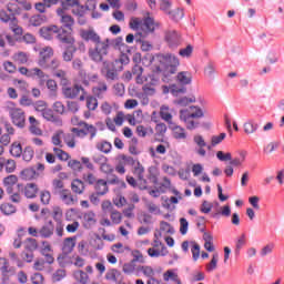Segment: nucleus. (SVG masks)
I'll list each match as a JSON object with an SVG mask.
<instances>
[{
  "label": "nucleus",
  "instance_id": "5",
  "mask_svg": "<svg viewBox=\"0 0 284 284\" xmlns=\"http://www.w3.org/2000/svg\"><path fill=\"white\" fill-rule=\"evenodd\" d=\"M58 263L61 267H65V265L72 263V237L64 239L62 253L58 256Z\"/></svg>",
  "mask_w": 284,
  "mask_h": 284
},
{
  "label": "nucleus",
  "instance_id": "55",
  "mask_svg": "<svg viewBox=\"0 0 284 284\" xmlns=\"http://www.w3.org/2000/svg\"><path fill=\"white\" fill-rule=\"evenodd\" d=\"M245 245V234H242L240 237H237L235 242V254L239 256L241 254V250H243Z\"/></svg>",
  "mask_w": 284,
  "mask_h": 284
},
{
  "label": "nucleus",
  "instance_id": "19",
  "mask_svg": "<svg viewBox=\"0 0 284 284\" xmlns=\"http://www.w3.org/2000/svg\"><path fill=\"white\" fill-rule=\"evenodd\" d=\"M163 94H172V97H179V94H185L187 89L185 87L179 88L176 84H172L171 87L163 85L162 87Z\"/></svg>",
  "mask_w": 284,
  "mask_h": 284
},
{
  "label": "nucleus",
  "instance_id": "57",
  "mask_svg": "<svg viewBox=\"0 0 284 284\" xmlns=\"http://www.w3.org/2000/svg\"><path fill=\"white\" fill-rule=\"evenodd\" d=\"M194 52V47L192 44L186 45L184 49H180L179 55L183 59H190L192 57V53Z\"/></svg>",
  "mask_w": 284,
  "mask_h": 284
},
{
  "label": "nucleus",
  "instance_id": "46",
  "mask_svg": "<svg viewBox=\"0 0 284 284\" xmlns=\"http://www.w3.org/2000/svg\"><path fill=\"white\" fill-rule=\"evenodd\" d=\"M196 99L194 98L183 97V98L175 99L173 103L174 105H180V108H185L190 105V103H194Z\"/></svg>",
  "mask_w": 284,
  "mask_h": 284
},
{
  "label": "nucleus",
  "instance_id": "13",
  "mask_svg": "<svg viewBox=\"0 0 284 284\" xmlns=\"http://www.w3.org/2000/svg\"><path fill=\"white\" fill-rule=\"evenodd\" d=\"M29 132L33 136H43V130H41V122L34 118V115L29 116Z\"/></svg>",
  "mask_w": 284,
  "mask_h": 284
},
{
  "label": "nucleus",
  "instance_id": "21",
  "mask_svg": "<svg viewBox=\"0 0 284 284\" xmlns=\"http://www.w3.org/2000/svg\"><path fill=\"white\" fill-rule=\"evenodd\" d=\"M20 179L22 181H34V179H39V173L34 168L23 169L20 172Z\"/></svg>",
  "mask_w": 284,
  "mask_h": 284
},
{
  "label": "nucleus",
  "instance_id": "8",
  "mask_svg": "<svg viewBox=\"0 0 284 284\" xmlns=\"http://www.w3.org/2000/svg\"><path fill=\"white\" fill-rule=\"evenodd\" d=\"M136 160L130 155L119 154L115 158V172L118 174H125V165H134Z\"/></svg>",
  "mask_w": 284,
  "mask_h": 284
},
{
  "label": "nucleus",
  "instance_id": "64",
  "mask_svg": "<svg viewBox=\"0 0 284 284\" xmlns=\"http://www.w3.org/2000/svg\"><path fill=\"white\" fill-rule=\"evenodd\" d=\"M31 283L32 284H44L45 283V277H43V274H41V273H34L31 276Z\"/></svg>",
  "mask_w": 284,
  "mask_h": 284
},
{
  "label": "nucleus",
  "instance_id": "39",
  "mask_svg": "<svg viewBox=\"0 0 284 284\" xmlns=\"http://www.w3.org/2000/svg\"><path fill=\"white\" fill-rule=\"evenodd\" d=\"M131 72H132L133 77H135L136 83L142 84L143 83V67H141L140 64H135L132 68Z\"/></svg>",
  "mask_w": 284,
  "mask_h": 284
},
{
  "label": "nucleus",
  "instance_id": "36",
  "mask_svg": "<svg viewBox=\"0 0 284 284\" xmlns=\"http://www.w3.org/2000/svg\"><path fill=\"white\" fill-rule=\"evenodd\" d=\"M108 92V84L105 82H99L97 87L93 88V94L98 99H103V94Z\"/></svg>",
  "mask_w": 284,
  "mask_h": 284
},
{
  "label": "nucleus",
  "instance_id": "10",
  "mask_svg": "<svg viewBox=\"0 0 284 284\" xmlns=\"http://www.w3.org/2000/svg\"><path fill=\"white\" fill-rule=\"evenodd\" d=\"M203 110L196 105H191L189 109L180 111V119H184L186 121L187 119H203Z\"/></svg>",
  "mask_w": 284,
  "mask_h": 284
},
{
  "label": "nucleus",
  "instance_id": "35",
  "mask_svg": "<svg viewBox=\"0 0 284 284\" xmlns=\"http://www.w3.org/2000/svg\"><path fill=\"white\" fill-rule=\"evenodd\" d=\"M85 89L83 87L75 84L72 89V99L79 97V101H85Z\"/></svg>",
  "mask_w": 284,
  "mask_h": 284
},
{
  "label": "nucleus",
  "instance_id": "12",
  "mask_svg": "<svg viewBox=\"0 0 284 284\" xmlns=\"http://www.w3.org/2000/svg\"><path fill=\"white\" fill-rule=\"evenodd\" d=\"M146 83L143 85L142 90L145 94L152 95L156 92V85H159V77L151 74L145 79Z\"/></svg>",
  "mask_w": 284,
  "mask_h": 284
},
{
  "label": "nucleus",
  "instance_id": "15",
  "mask_svg": "<svg viewBox=\"0 0 284 284\" xmlns=\"http://www.w3.org/2000/svg\"><path fill=\"white\" fill-rule=\"evenodd\" d=\"M54 57V50L52 47H45L40 51V60H39V65L41 68H45V63H48L49 59H52Z\"/></svg>",
  "mask_w": 284,
  "mask_h": 284
},
{
  "label": "nucleus",
  "instance_id": "53",
  "mask_svg": "<svg viewBox=\"0 0 284 284\" xmlns=\"http://www.w3.org/2000/svg\"><path fill=\"white\" fill-rule=\"evenodd\" d=\"M16 271L14 268H11L9 271H2L1 272V283L2 284H9L10 283V277L14 276Z\"/></svg>",
  "mask_w": 284,
  "mask_h": 284
},
{
  "label": "nucleus",
  "instance_id": "58",
  "mask_svg": "<svg viewBox=\"0 0 284 284\" xmlns=\"http://www.w3.org/2000/svg\"><path fill=\"white\" fill-rule=\"evenodd\" d=\"M87 108L88 110L94 111L99 108V100L95 97H87Z\"/></svg>",
  "mask_w": 284,
  "mask_h": 284
},
{
  "label": "nucleus",
  "instance_id": "45",
  "mask_svg": "<svg viewBox=\"0 0 284 284\" xmlns=\"http://www.w3.org/2000/svg\"><path fill=\"white\" fill-rule=\"evenodd\" d=\"M45 121H50L51 123H59V118L54 115V111L47 106V110L41 113Z\"/></svg>",
  "mask_w": 284,
  "mask_h": 284
},
{
  "label": "nucleus",
  "instance_id": "14",
  "mask_svg": "<svg viewBox=\"0 0 284 284\" xmlns=\"http://www.w3.org/2000/svg\"><path fill=\"white\" fill-rule=\"evenodd\" d=\"M22 192L26 199H37L39 195V184L34 182L27 183Z\"/></svg>",
  "mask_w": 284,
  "mask_h": 284
},
{
  "label": "nucleus",
  "instance_id": "56",
  "mask_svg": "<svg viewBox=\"0 0 284 284\" xmlns=\"http://www.w3.org/2000/svg\"><path fill=\"white\" fill-rule=\"evenodd\" d=\"M110 219H111L113 225H119L123 221V215L121 214V212L113 210V211H111Z\"/></svg>",
  "mask_w": 284,
  "mask_h": 284
},
{
  "label": "nucleus",
  "instance_id": "42",
  "mask_svg": "<svg viewBox=\"0 0 284 284\" xmlns=\"http://www.w3.org/2000/svg\"><path fill=\"white\" fill-rule=\"evenodd\" d=\"M95 148L100 152H103V154H110L112 152V143L108 141L98 142Z\"/></svg>",
  "mask_w": 284,
  "mask_h": 284
},
{
  "label": "nucleus",
  "instance_id": "52",
  "mask_svg": "<svg viewBox=\"0 0 284 284\" xmlns=\"http://www.w3.org/2000/svg\"><path fill=\"white\" fill-rule=\"evenodd\" d=\"M40 201L42 205H50V201H52V194L50 193V191H41Z\"/></svg>",
  "mask_w": 284,
  "mask_h": 284
},
{
  "label": "nucleus",
  "instance_id": "1",
  "mask_svg": "<svg viewBox=\"0 0 284 284\" xmlns=\"http://www.w3.org/2000/svg\"><path fill=\"white\" fill-rule=\"evenodd\" d=\"M156 59L160 63V65L156 67V72H162V81H164V83H170V77L179 72L181 61L172 53L158 54Z\"/></svg>",
  "mask_w": 284,
  "mask_h": 284
},
{
  "label": "nucleus",
  "instance_id": "7",
  "mask_svg": "<svg viewBox=\"0 0 284 284\" xmlns=\"http://www.w3.org/2000/svg\"><path fill=\"white\" fill-rule=\"evenodd\" d=\"M9 116L11 119V123L16 125V128H20L23 130L26 128V111L21 108H12L9 110Z\"/></svg>",
  "mask_w": 284,
  "mask_h": 284
},
{
  "label": "nucleus",
  "instance_id": "16",
  "mask_svg": "<svg viewBox=\"0 0 284 284\" xmlns=\"http://www.w3.org/2000/svg\"><path fill=\"white\" fill-rule=\"evenodd\" d=\"M133 174L134 176H136L140 183H148V181L145 180V168L143 166V164H141L139 160H135V163L133 165Z\"/></svg>",
  "mask_w": 284,
  "mask_h": 284
},
{
  "label": "nucleus",
  "instance_id": "20",
  "mask_svg": "<svg viewBox=\"0 0 284 284\" xmlns=\"http://www.w3.org/2000/svg\"><path fill=\"white\" fill-rule=\"evenodd\" d=\"M175 81L180 85H190L192 83V73L190 71H181L176 74Z\"/></svg>",
  "mask_w": 284,
  "mask_h": 284
},
{
  "label": "nucleus",
  "instance_id": "43",
  "mask_svg": "<svg viewBox=\"0 0 284 284\" xmlns=\"http://www.w3.org/2000/svg\"><path fill=\"white\" fill-rule=\"evenodd\" d=\"M21 156L26 163H30L34 159V149L32 146H26Z\"/></svg>",
  "mask_w": 284,
  "mask_h": 284
},
{
  "label": "nucleus",
  "instance_id": "33",
  "mask_svg": "<svg viewBox=\"0 0 284 284\" xmlns=\"http://www.w3.org/2000/svg\"><path fill=\"white\" fill-rule=\"evenodd\" d=\"M23 247H24L26 252H36V250H38V247H39V243L34 239L28 237L23 242Z\"/></svg>",
  "mask_w": 284,
  "mask_h": 284
},
{
  "label": "nucleus",
  "instance_id": "28",
  "mask_svg": "<svg viewBox=\"0 0 284 284\" xmlns=\"http://www.w3.org/2000/svg\"><path fill=\"white\" fill-rule=\"evenodd\" d=\"M83 223H84V227L90 230V227H92V225H97V214H94V212H92V211L84 213L83 214Z\"/></svg>",
  "mask_w": 284,
  "mask_h": 284
},
{
  "label": "nucleus",
  "instance_id": "54",
  "mask_svg": "<svg viewBox=\"0 0 284 284\" xmlns=\"http://www.w3.org/2000/svg\"><path fill=\"white\" fill-rule=\"evenodd\" d=\"M160 10L164 12V14H170L172 10V1L171 0H160Z\"/></svg>",
  "mask_w": 284,
  "mask_h": 284
},
{
  "label": "nucleus",
  "instance_id": "62",
  "mask_svg": "<svg viewBox=\"0 0 284 284\" xmlns=\"http://www.w3.org/2000/svg\"><path fill=\"white\" fill-rule=\"evenodd\" d=\"M31 77H38L40 81H45V79H48L45 72L39 68L31 69Z\"/></svg>",
  "mask_w": 284,
  "mask_h": 284
},
{
  "label": "nucleus",
  "instance_id": "4",
  "mask_svg": "<svg viewBox=\"0 0 284 284\" xmlns=\"http://www.w3.org/2000/svg\"><path fill=\"white\" fill-rule=\"evenodd\" d=\"M74 125H78L75 128H72V133L74 136H79L80 139H83L90 134V140L94 139L97 136V126L92 124H88L83 121H80L78 123H74Z\"/></svg>",
  "mask_w": 284,
  "mask_h": 284
},
{
  "label": "nucleus",
  "instance_id": "63",
  "mask_svg": "<svg viewBox=\"0 0 284 284\" xmlns=\"http://www.w3.org/2000/svg\"><path fill=\"white\" fill-rule=\"evenodd\" d=\"M33 109L36 110V112H41V114L48 109V102L40 100L37 101L33 104Z\"/></svg>",
  "mask_w": 284,
  "mask_h": 284
},
{
  "label": "nucleus",
  "instance_id": "30",
  "mask_svg": "<svg viewBox=\"0 0 284 284\" xmlns=\"http://www.w3.org/2000/svg\"><path fill=\"white\" fill-rule=\"evenodd\" d=\"M0 21L2 23H18L17 17H14V13H8L6 10L0 11Z\"/></svg>",
  "mask_w": 284,
  "mask_h": 284
},
{
  "label": "nucleus",
  "instance_id": "22",
  "mask_svg": "<svg viewBox=\"0 0 284 284\" xmlns=\"http://www.w3.org/2000/svg\"><path fill=\"white\" fill-rule=\"evenodd\" d=\"M12 61H14V63H18V65H28V62L30 61V55L27 52L18 51L13 53Z\"/></svg>",
  "mask_w": 284,
  "mask_h": 284
},
{
  "label": "nucleus",
  "instance_id": "9",
  "mask_svg": "<svg viewBox=\"0 0 284 284\" xmlns=\"http://www.w3.org/2000/svg\"><path fill=\"white\" fill-rule=\"evenodd\" d=\"M102 77L106 79V81H116L119 79V72L116 71V67L111 61H104L102 68L100 70Z\"/></svg>",
  "mask_w": 284,
  "mask_h": 284
},
{
  "label": "nucleus",
  "instance_id": "18",
  "mask_svg": "<svg viewBox=\"0 0 284 284\" xmlns=\"http://www.w3.org/2000/svg\"><path fill=\"white\" fill-rule=\"evenodd\" d=\"M143 28H145L146 32H154V30H159L161 28V22L154 20V18L148 16L144 18L142 22Z\"/></svg>",
  "mask_w": 284,
  "mask_h": 284
},
{
  "label": "nucleus",
  "instance_id": "37",
  "mask_svg": "<svg viewBox=\"0 0 284 284\" xmlns=\"http://www.w3.org/2000/svg\"><path fill=\"white\" fill-rule=\"evenodd\" d=\"M61 7L57 9V14H68V10L72 8V0H59Z\"/></svg>",
  "mask_w": 284,
  "mask_h": 284
},
{
  "label": "nucleus",
  "instance_id": "6",
  "mask_svg": "<svg viewBox=\"0 0 284 284\" xmlns=\"http://www.w3.org/2000/svg\"><path fill=\"white\" fill-rule=\"evenodd\" d=\"M164 41L170 50H176L183 43V38L176 30L165 29Z\"/></svg>",
  "mask_w": 284,
  "mask_h": 284
},
{
  "label": "nucleus",
  "instance_id": "51",
  "mask_svg": "<svg viewBox=\"0 0 284 284\" xmlns=\"http://www.w3.org/2000/svg\"><path fill=\"white\" fill-rule=\"evenodd\" d=\"M60 197L61 201L65 203V205H70V203H72V192L68 189L60 191Z\"/></svg>",
  "mask_w": 284,
  "mask_h": 284
},
{
  "label": "nucleus",
  "instance_id": "31",
  "mask_svg": "<svg viewBox=\"0 0 284 284\" xmlns=\"http://www.w3.org/2000/svg\"><path fill=\"white\" fill-rule=\"evenodd\" d=\"M9 152L14 159H21V154H23V146H21V143L19 142H13Z\"/></svg>",
  "mask_w": 284,
  "mask_h": 284
},
{
  "label": "nucleus",
  "instance_id": "38",
  "mask_svg": "<svg viewBox=\"0 0 284 284\" xmlns=\"http://www.w3.org/2000/svg\"><path fill=\"white\" fill-rule=\"evenodd\" d=\"M7 194H9V199L11 203H21L23 197L21 196V192H14L13 187L7 189Z\"/></svg>",
  "mask_w": 284,
  "mask_h": 284
},
{
  "label": "nucleus",
  "instance_id": "40",
  "mask_svg": "<svg viewBox=\"0 0 284 284\" xmlns=\"http://www.w3.org/2000/svg\"><path fill=\"white\" fill-rule=\"evenodd\" d=\"M245 134H254L258 130V124L254 120H248L243 124Z\"/></svg>",
  "mask_w": 284,
  "mask_h": 284
},
{
  "label": "nucleus",
  "instance_id": "49",
  "mask_svg": "<svg viewBox=\"0 0 284 284\" xmlns=\"http://www.w3.org/2000/svg\"><path fill=\"white\" fill-rule=\"evenodd\" d=\"M83 190H85V185L83 184V181L81 180H73L72 182V192L75 194H83Z\"/></svg>",
  "mask_w": 284,
  "mask_h": 284
},
{
  "label": "nucleus",
  "instance_id": "41",
  "mask_svg": "<svg viewBox=\"0 0 284 284\" xmlns=\"http://www.w3.org/2000/svg\"><path fill=\"white\" fill-rule=\"evenodd\" d=\"M168 17L172 21H181L183 17H185V12L181 8H176L175 10H171V12L168 13Z\"/></svg>",
  "mask_w": 284,
  "mask_h": 284
},
{
  "label": "nucleus",
  "instance_id": "48",
  "mask_svg": "<svg viewBox=\"0 0 284 284\" xmlns=\"http://www.w3.org/2000/svg\"><path fill=\"white\" fill-rule=\"evenodd\" d=\"M160 116L163 121H166V123H172V113L170 112V108L165 105L161 106Z\"/></svg>",
  "mask_w": 284,
  "mask_h": 284
},
{
  "label": "nucleus",
  "instance_id": "3",
  "mask_svg": "<svg viewBox=\"0 0 284 284\" xmlns=\"http://www.w3.org/2000/svg\"><path fill=\"white\" fill-rule=\"evenodd\" d=\"M110 52V39L104 40L103 42H100L94 45V48H89L88 54L89 59L93 61V63H102L105 60V57H108Z\"/></svg>",
  "mask_w": 284,
  "mask_h": 284
},
{
  "label": "nucleus",
  "instance_id": "47",
  "mask_svg": "<svg viewBox=\"0 0 284 284\" xmlns=\"http://www.w3.org/2000/svg\"><path fill=\"white\" fill-rule=\"evenodd\" d=\"M17 183H19V178H17V175H14V174H11L3 179V185H4L6 190H9V187L17 185Z\"/></svg>",
  "mask_w": 284,
  "mask_h": 284
},
{
  "label": "nucleus",
  "instance_id": "26",
  "mask_svg": "<svg viewBox=\"0 0 284 284\" xmlns=\"http://www.w3.org/2000/svg\"><path fill=\"white\" fill-rule=\"evenodd\" d=\"M0 212L4 216H12V214H17V206L12 203L4 202L0 204Z\"/></svg>",
  "mask_w": 284,
  "mask_h": 284
},
{
  "label": "nucleus",
  "instance_id": "29",
  "mask_svg": "<svg viewBox=\"0 0 284 284\" xmlns=\"http://www.w3.org/2000/svg\"><path fill=\"white\" fill-rule=\"evenodd\" d=\"M94 190L95 194H99V196L108 194V182L105 180H98Z\"/></svg>",
  "mask_w": 284,
  "mask_h": 284
},
{
  "label": "nucleus",
  "instance_id": "60",
  "mask_svg": "<svg viewBox=\"0 0 284 284\" xmlns=\"http://www.w3.org/2000/svg\"><path fill=\"white\" fill-rule=\"evenodd\" d=\"M53 154L60 160V161H68L70 159V154H68L65 151L59 149V148H53Z\"/></svg>",
  "mask_w": 284,
  "mask_h": 284
},
{
  "label": "nucleus",
  "instance_id": "25",
  "mask_svg": "<svg viewBox=\"0 0 284 284\" xmlns=\"http://www.w3.org/2000/svg\"><path fill=\"white\" fill-rule=\"evenodd\" d=\"M73 68L74 70H78L80 81H82V83H88V73L83 70V62L81 60H74Z\"/></svg>",
  "mask_w": 284,
  "mask_h": 284
},
{
  "label": "nucleus",
  "instance_id": "61",
  "mask_svg": "<svg viewBox=\"0 0 284 284\" xmlns=\"http://www.w3.org/2000/svg\"><path fill=\"white\" fill-rule=\"evenodd\" d=\"M154 131L152 130V128H145L143 125H138L136 126V134L138 136H142L145 138L146 134H153Z\"/></svg>",
  "mask_w": 284,
  "mask_h": 284
},
{
  "label": "nucleus",
  "instance_id": "32",
  "mask_svg": "<svg viewBox=\"0 0 284 284\" xmlns=\"http://www.w3.org/2000/svg\"><path fill=\"white\" fill-rule=\"evenodd\" d=\"M75 8L80 9V14H85L88 10H97V0H88L85 6L80 3Z\"/></svg>",
  "mask_w": 284,
  "mask_h": 284
},
{
  "label": "nucleus",
  "instance_id": "24",
  "mask_svg": "<svg viewBox=\"0 0 284 284\" xmlns=\"http://www.w3.org/2000/svg\"><path fill=\"white\" fill-rule=\"evenodd\" d=\"M45 21H48V17L43 14H33L29 18V26H31L32 28H39L43 26Z\"/></svg>",
  "mask_w": 284,
  "mask_h": 284
},
{
  "label": "nucleus",
  "instance_id": "11",
  "mask_svg": "<svg viewBox=\"0 0 284 284\" xmlns=\"http://www.w3.org/2000/svg\"><path fill=\"white\" fill-rule=\"evenodd\" d=\"M80 37L83 41H91V43H94L95 45L103 43V41H101V36H99L94 29L80 30Z\"/></svg>",
  "mask_w": 284,
  "mask_h": 284
},
{
  "label": "nucleus",
  "instance_id": "27",
  "mask_svg": "<svg viewBox=\"0 0 284 284\" xmlns=\"http://www.w3.org/2000/svg\"><path fill=\"white\" fill-rule=\"evenodd\" d=\"M172 136L176 141H185L187 139V132H185L183 126L175 125L172 128Z\"/></svg>",
  "mask_w": 284,
  "mask_h": 284
},
{
  "label": "nucleus",
  "instance_id": "23",
  "mask_svg": "<svg viewBox=\"0 0 284 284\" xmlns=\"http://www.w3.org/2000/svg\"><path fill=\"white\" fill-rule=\"evenodd\" d=\"M39 234L42 239H50V236L54 234V223H52V221H49L39 230Z\"/></svg>",
  "mask_w": 284,
  "mask_h": 284
},
{
  "label": "nucleus",
  "instance_id": "44",
  "mask_svg": "<svg viewBox=\"0 0 284 284\" xmlns=\"http://www.w3.org/2000/svg\"><path fill=\"white\" fill-rule=\"evenodd\" d=\"M216 267H219V253H214L212 255L210 263L205 265V270L206 272H214Z\"/></svg>",
  "mask_w": 284,
  "mask_h": 284
},
{
  "label": "nucleus",
  "instance_id": "2",
  "mask_svg": "<svg viewBox=\"0 0 284 284\" xmlns=\"http://www.w3.org/2000/svg\"><path fill=\"white\" fill-rule=\"evenodd\" d=\"M60 17V33L58 39L64 45H70L72 43V16L70 14H58Z\"/></svg>",
  "mask_w": 284,
  "mask_h": 284
},
{
  "label": "nucleus",
  "instance_id": "34",
  "mask_svg": "<svg viewBox=\"0 0 284 284\" xmlns=\"http://www.w3.org/2000/svg\"><path fill=\"white\" fill-rule=\"evenodd\" d=\"M106 281H112L113 283H119L121 281V272L116 268H111L105 274Z\"/></svg>",
  "mask_w": 284,
  "mask_h": 284
},
{
  "label": "nucleus",
  "instance_id": "50",
  "mask_svg": "<svg viewBox=\"0 0 284 284\" xmlns=\"http://www.w3.org/2000/svg\"><path fill=\"white\" fill-rule=\"evenodd\" d=\"M4 170L7 174H12L17 170V161L13 159L4 160Z\"/></svg>",
  "mask_w": 284,
  "mask_h": 284
},
{
  "label": "nucleus",
  "instance_id": "59",
  "mask_svg": "<svg viewBox=\"0 0 284 284\" xmlns=\"http://www.w3.org/2000/svg\"><path fill=\"white\" fill-rule=\"evenodd\" d=\"M74 278L79 281V283L88 284L90 277L88 276V273L83 271H77L74 272Z\"/></svg>",
  "mask_w": 284,
  "mask_h": 284
},
{
  "label": "nucleus",
  "instance_id": "17",
  "mask_svg": "<svg viewBox=\"0 0 284 284\" xmlns=\"http://www.w3.org/2000/svg\"><path fill=\"white\" fill-rule=\"evenodd\" d=\"M193 143H195V145H197L199 149L196 150V153L200 156H205L207 154V152L204 149V148H207V143L205 142V139H203V135H201V134L194 135Z\"/></svg>",
  "mask_w": 284,
  "mask_h": 284
}]
</instances>
